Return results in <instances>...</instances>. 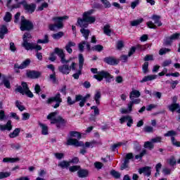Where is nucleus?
Listing matches in <instances>:
<instances>
[{
	"label": "nucleus",
	"mask_w": 180,
	"mask_h": 180,
	"mask_svg": "<svg viewBox=\"0 0 180 180\" xmlns=\"http://www.w3.org/2000/svg\"><path fill=\"white\" fill-rule=\"evenodd\" d=\"M94 12H95V10L94 9L89 10L88 11H85L83 13V18H78V26H79V27H82V29H86L89 23H95V22L96 21V18L95 16H91V15H92Z\"/></svg>",
	"instance_id": "f257e3e1"
},
{
	"label": "nucleus",
	"mask_w": 180,
	"mask_h": 180,
	"mask_svg": "<svg viewBox=\"0 0 180 180\" xmlns=\"http://www.w3.org/2000/svg\"><path fill=\"white\" fill-rule=\"evenodd\" d=\"M80 32L82 33L83 37H84L85 41H82L78 44L79 50L81 53L84 52V49L86 46V49L89 51V50H91V44H89V42L86 41V40L89 39V34H91V30L86 28H81Z\"/></svg>",
	"instance_id": "f03ea898"
},
{
	"label": "nucleus",
	"mask_w": 180,
	"mask_h": 180,
	"mask_svg": "<svg viewBox=\"0 0 180 180\" xmlns=\"http://www.w3.org/2000/svg\"><path fill=\"white\" fill-rule=\"evenodd\" d=\"M57 115H58V112L57 111L51 112L47 115L46 119H48V120H51V124H56V127L60 129V127H61L60 124H65V123H67V120L63 119L61 116L56 117Z\"/></svg>",
	"instance_id": "7ed1b4c3"
},
{
	"label": "nucleus",
	"mask_w": 180,
	"mask_h": 180,
	"mask_svg": "<svg viewBox=\"0 0 180 180\" xmlns=\"http://www.w3.org/2000/svg\"><path fill=\"white\" fill-rule=\"evenodd\" d=\"M91 72H93V74H97L94 75V78H95V79H97V81L101 82L102 81V79H103V78H105L106 82H112V79H113V76H112L111 75H110L109 72L105 70L98 72L97 68H91Z\"/></svg>",
	"instance_id": "20e7f679"
},
{
	"label": "nucleus",
	"mask_w": 180,
	"mask_h": 180,
	"mask_svg": "<svg viewBox=\"0 0 180 180\" xmlns=\"http://www.w3.org/2000/svg\"><path fill=\"white\" fill-rule=\"evenodd\" d=\"M68 19V16L64 15L62 17H53L52 20L54 22V24H51L49 25V29L52 31L56 30V27L57 29H63L64 27V23H63V20H67Z\"/></svg>",
	"instance_id": "39448f33"
},
{
	"label": "nucleus",
	"mask_w": 180,
	"mask_h": 180,
	"mask_svg": "<svg viewBox=\"0 0 180 180\" xmlns=\"http://www.w3.org/2000/svg\"><path fill=\"white\" fill-rule=\"evenodd\" d=\"M33 27H34V25L32 21L26 20L25 16H21L20 29L22 32L33 30Z\"/></svg>",
	"instance_id": "423d86ee"
},
{
	"label": "nucleus",
	"mask_w": 180,
	"mask_h": 180,
	"mask_svg": "<svg viewBox=\"0 0 180 180\" xmlns=\"http://www.w3.org/2000/svg\"><path fill=\"white\" fill-rule=\"evenodd\" d=\"M75 67H77V63L75 62H72L70 66L68 64H64L58 66V71H60L64 75H68L70 72H71V70L72 71H75Z\"/></svg>",
	"instance_id": "0eeeda50"
},
{
	"label": "nucleus",
	"mask_w": 180,
	"mask_h": 180,
	"mask_svg": "<svg viewBox=\"0 0 180 180\" xmlns=\"http://www.w3.org/2000/svg\"><path fill=\"white\" fill-rule=\"evenodd\" d=\"M21 86H19L15 89V91L17 92H19L20 94H22V95H27L28 98H33L34 95L33 93L29 89V86H27V83L23 82L21 84Z\"/></svg>",
	"instance_id": "6e6552de"
},
{
	"label": "nucleus",
	"mask_w": 180,
	"mask_h": 180,
	"mask_svg": "<svg viewBox=\"0 0 180 180\" xmlns=\"http://www.w3.org/2000/svg\"><path fill=\"white\" fill-rule=\"evenodd\" d=\"M150 19H153V21H149L146 23L148 27H149V29H157V25L158 27L160 26H162V22H161V16L160 15H152V17L150 18Z\"/></svg>",
	"instance_id": "1a4fd4ad"
},
{
	"label": "nucleus",
	"mask_w": 180,
	"mask_h": 180,
	"mask_svg": "<svg viewBox=\"0 0 180 180\" xmlns=\"http://www.w3.org/2000/svg\"><path fill=\"white\" fill-rule=\"evenodd\" d=\"M46 102L47 103H53V102H56L55 105H53V108L54 109H57V108H59L60 103L63 102L61 94L60 93H57L53 97L49 98Z\"/></svg>",
	"instance_id": "9d476101"
},
{
	"label": "nucleus",
	"mask_w": 180,
	"mask_h": 180,
	"mask_svg": "<svg viewBox=\"0 0 180 180\" xmlns=\"http://www.w3.org/2000/svg\"><path fill=\"white\" fill-rule=\"evenodd\" d=\"M55 53L58 56V57L60 58V63L62 64H68L70 60H65V53H64V51L59 48H55L54 49Z\"/></svg>",
	"instance_id": "9b49d317"
},
{
	"label": "nucleus",
	"mask_w": 180,
	"mask_h": 180,
	"mask_svg": "<svg viewBox=\"0 0 180 180\" xmlns=\"http://www.w3.org/2000/svg\"><path fill=\"white\" fill-rule=\"evenodd\" d=\"M20 4L22 5L24 9L30 13H33L36 11V4H27L25 0L21 1Z\"/></svg>",
	"instance_id": "f8f14e48"
},
{
	"label": "nucleus",
	"mask_w": 180,
	"mask_h": 180,
	"mask_svg": "<svg viewBox=\"0 0 180 180\" xmlns=\"http://www.w3.org/2000/svg\"><path fill=\"white\" fill-rule=\"evenodd\" d=\"M90 98L91 94H86L84 97L82 95H76L77 102H79V101H81L79 103L80 108H83V106L85 105V103L86 102V101H88V99H89Z\"/></svg>",
	"instance_id": "ddd939ff"
},
{
	"label": "nucleus",
	"mask_w": 180,
	"mask_h": 180,
	"mask_svg": "<svg viewBox=\"0 0 180 180\" xmlns=\"http://www.w3.org/2000/svg\"><path fill=\"white\" fill-rule=\"evenodd\" d=\"M66 144L67 146H75V147H84V142L71 138L68 139Z\"/></svg>",
	"instance_id": "4468645a"
},
{
	"label": "nucleus",
	"mask_w": 180,
	"mask_h": 180,
	"mask_svg": "<svg viewBox=\"0 0 180 180\" xmlns=\"http://www.w3.org/2000/svg\"><path fill=\"white\" fill-rule=\"evenodd\" d=\"M26 75L27 78L36 79V78H39L41 75V73L35 70H27Z\"/></svg>",
	"instance_id": "2eb2a0df"
},
{
	"label": "nucleus",
	"mask_w": 180,
	"mask_h": 180,
	"mask_svg": "<svg viewBox=\"0 0 180 180\" xmlns=\"http://www.w3.org/2000/svg\"><path fill=\"white\" fill-rule=\"evenodd\" d=\"M103 61L109 65H117V64H119V60L116 59L113 56L105 57Z\"/></svg>",
	"instance_id": "dca6fc26"
},
{
	"label": "nucleus",
	"mask_w": 180,
	"mask_h": 180,
	"mask_svg": "<svg viewBox=\"0 0 180 180\" xmlns=\"http://www.w3.org/2000/svg\"><path fill=\"white\" fill-rule=\"evenodd\" d=\"M0 130L1 131H5V130L11 131L12 130V121L8 120L6 125L0 124Z\"/></svg>",
	"instance_id": "f3484780"
},
{
	"label": "nucleus",
	"mask_w": 180,
	"mask_h": 180,
	"mask_svg": "<svg viewBox=\"0 0 180 180\" xmlns=\"http://www.w3.org/2000/svg\"><path fill=\"white\" fill-rule=\"evenodd\" d=\"M139 174H144L147 176H150L151 175V167H145L139 169Z\"/></svg>",
	"instance_id": "a211bd4d"
},
{
	"label": "nucleus",
	"mask_w": 180,
	"mask_h": 180,
	"mask_svg": "<svg viewBox=\"0 0 180 180\" xmlns=\"http://www.w3.org/2000/svg\"><path fill=\"white\" fill-rule=\"evenodd\" d=\"M141 102V99L140 98H134L133 100H131V101L127 104L128 109H129V110H133V106H134V105H139Z\"/></svg>",
	"instance_id": "6ab92c4d"
},
{
	"label": "nucleus",
	"mask_w": 180,
	"mask_h": 180,
	"mask_svg": "<svg viewBox=\"0 0 180 180\" xmlns=\"http://www.w3.org/2000/svg\"><path fill=\"white\" fill-rule=\"evenodd\" d=\"M89 175V172L87 169H81L77 172L79 178H86Z\"/></svg>",
	"instance_id": "aec40b11"
},
{
	"label": "nucleus",
	"mask_w": 180,
	"mask_h": 180,
	"mask_svg": "<svg viewBox=\"0 0 180 180\" xmlns=\"http://www.w3.org/2000/svg\"><path fill=\"white\" fill-rule=\"evenodd\" d=\"M141 94L138 90H132L129 94V99L133 101L135 98H140Z\"/></svg>",
	"instance_id": "412c9836"
},
{
	"label": "nucleus",
	"mask_w": 180,
	"mask_h": 180,
	"mask_svg": "<svg viewBox=\"0 0 180 180\" xmlns=\"http://www.w3.org/2000/svg\"><path fill=\"white\" fill-rule=\"evenodd\" d=\"M22 47L25 49V50H34V43H29L28 41H24L22 44Z\"/></svg>",
	"instance_id": "4be33fe9"
},
{
	"label": "nucleus",
	"mask_w": 180,
	"mask_h": 180,
	"mask_svg": "<svg viewBox=\"0 0 180 180\" xmlns=\"http://www.w3.org/2000/svg\"><path fill=\"white\" fill-rule=\"evenodd\" d=\"M70 161H67V160H63L58 164V167H60V168H63V169H68V167H70Z\"/></svg>",
	"instance_id": "5701e85b"
},
{
	"label": "nucleus",
	"mask_w": 180,
	"mask_h": 180,
	"mask_svg": "<svg viewBox=\"0 0 180 180\" xmlns=\"http://www.w3.org/2000/svg\"><path fill=\"white\" fill-rule=\"evenodd\" d=\"M39 125L41 128L42 134H44V136H47V134H49V127L41 122H39Z\"/></svg>",
	"instance_id": "b1692460"
},
{
	"label": "nucleus",
	"mask_w": 180,
	"mask_h": 180,
	"mask_svg": "<svg viewBox=\"0 0 180 180\" xmlns=\"http://www.w3.org/2000/svg\"><path fill=\"white\" fill-rule=\"evenodd\" d=\"M157 79V75H150L148 76H145L142 80H141V82H147V81H153L154 79Z\"/></svg>",
	"instance_id": "393cba45"
},
{
	"label": "nucleus",
	"mask_w": 180,
	"mask_h": 180,
	"mask_svg": "<svg viewBox=\"0 0 180 180\" xmlns=\"http://www.w3.org/2000/svg\"><path fill=\"white\" fill-rule=\"evenodd\" d=\"M18 161H20L19 158H4L3 159V162H18Z\"/></svg>",
	"instance_id": "a878e982"
},
{
	"label": "nucleus",
	"mask_w": 180,
	"mask_h": 180,
	"mask_svg": "<svg viewBox=\"0 0 180 180\" xmlns=\"http://www.w3.org/2000/svg\"><path fill=\"white\" fill-rule=\"evenodd\" d=\"M101 98H102L101 91H96L94 98V101H96V105H101Z\"/></svg>",
	"instance_id": "bb28decb"
},
{
	"label": "nucleus",
	"mask_w": 180,
	"mask_h": 180,
	"mask_svg": "<svg viewBox=\"0 0 180 180\" xmlns=\"http://www.w3.org/2000/svg\"><path fill=\"white\" fill-rule=\"evenodd\" d=\"M173 41L171 37H166L163 40V46H172Z\"/></svg>",
	"instance_id": "cd10ccee"
},
{
	"label": "nucleus",
	"mask_w": 180,
	"mask_h": 180,
	"mask_svg": "<svg viewBox=\"0 0 180 180\" xmlns=\"http://www.w3.org/2000/svg\"><path fill=\"white\" fill-rule=\"evenodd\" d=\"M30 65V59H26L20 65V70H25V68L29 67Z\"/></svg>",
	"instance_id": "c85d7f7f"
},
{
	"label": "nucleus",
	"mask_w": 180,
	"mask_h": 180,
	"mask_svg": "<svg viewBox=\"0 0 180 180\" xmlns=\"http://www.w3.org/2000/svg\"><path fill=\"white\" fill-rule=\"evenodd\" d=\"M144 148H148V150L154 149V143L153 141H146L143 144Z\"/></svg>",
	"instance_id": "c756f323"
},
{
	"label": "nucleus",
	"mask_w": 180,
	"mask_h": 180,
	"mask_svg": "<svg viewBox=\"0 0 180 180\" xmlns=\"http://www.w3.org/2000/svg\"><path fill=\"white\" fill-rule=\"evenodd\" d=\"M103 33H104V34H106V36H110V34L112 33V30H110V25H105L104 26Z\"/></svg>",
	"instance_id": "7c9ffc66"
},
{
	"label": "nucleus",
	"mask_w": 180,
	"mask_h": 180,
	"mask_svg": "<svg viewBox=\"0 0 180 180\" xmlns=\"http://www.w3.org/2000/svg\"><path fill=\"white\" fill-rule=\"evenodd\" d=\"M20 133V129L17 128L12 133L9 134V137L10 139H15V137H18V136H19Z\"/></svg>",
	"instance_id": "2f4dec72"
},
{
	"label": "nucleus",
	"mask_w": 180,
	"mask_h": 180,
	"mask_svg": "<svg viewBox=\"0 0 180 180\" xmlns=\"http://www.w3.org/2000/svg\"><path fill=\"white\" fill-rule=\"evenodd\" d=\"M70 137H76L77 140H80V139L82 137L81 135V133L77 131H72L70 132Z\"/></svg>",
	"instance_id": "473e14b6"
},
{
	"label": "nucleus",
	"mask_w": 180,
	"mask_h": 180,
	"mask_svg": "<svg viewBox=\"0 0 180 180\" xmlns=\"http://www.w3.org/2000/svg\"><path fill=\"white\" fill-rule=\"evenodd\" d=\"M180 105L178 103H172L170 105H168V109L170 112H175L176 109H179Z\"/></svg>",
	"instance_id": "72a5a7b5"
},
{
	"label": "nucleus",
	"mask_w": 180,
	"mask_h": 180,
	"mask_svg": "<svg viewBox=\"0 0 180 180\" xmlns=\"http://www.w3.org/2000/svg\"><path fill=\"white\" fill-rule=\"evenodd\" d=\"M49 35L45 34L44 35V39H38L37 41V43L38 44H47V43H49Z\"/></svg>",
	"instance_id": "f704fd0d"
},
{
	"label": "nucleus",
	"mask_w": 180,
	"mask_h": 180,
	"mask_svg": "<svg viewBox=\"0 0 180 180\" xmlns=\"http://www.w3.org/2000/svg\"><path fill=\"white\" fill-rule=\"evenodd\" d=\"M144 22V19L143 18H139L138 20H135L133 21H131V26H139L141 23H143Z\"/></svg>",
	"instance_id": "c9c22d12"
},
{
	"label": "nucleus",
	"mask_w": 180,
	"mask_h": 180,
	"mask_svg": "<svg viewBox=\"0 0 180 180\" xmlns=\"http://www.w3.org/2000/svg\"><path fill=\"white\" fill-rule=\"evenodd\" d=\"M84 56H82V53L79 54V70H82V67H84Z\"/></svg>",
	"instance_id": "e433bc0d"
},
{
	"label": "nucleus",
	"mask_w": 180,
	"mask_h": 180,
	"mask_svg": "<svg viewBox=\"0 0 180 180\" xmlns=\"http://www.w3.org/2000/svg\"><path fill=\"white\" fill-rule=\"evenodd\" d=\"M171 51L170 49L168 48H162L159 50V55L164 56L167 54V53H169Z\"/></svg>",
	"instance_id": "4c0bfd02"
},
{
	"label": "nucleus",
	"mask_w": 180,
	"mask_h": 180,
	"mask_svg": "<svg viewBox=\"0 0 180 180\" xmlns=\"http://www.w3.org/2000/svg\"><path fill=\"white\" fill-rule=\"evenodd\" d=\"M84 146L86 148H94L96 146V141L86 142Z\"/></svg>",
	"instance_id": "58836bf2"
},
{
	"label": "nucleus",
	"mask_w": 180,
	"mask_h": 180,
	"mask_svg": "<svg viewBox=\"0 0 180 180\" xmlns=\"http://www.w3.org/2000/svg\"><path fill=\"white\" fill-rule=\"evenodd\" d=\"M168 162L171 167H174L176 165V159L175 158V156H171V158L168 160Z\"/></svg>",
	"instance_id": "ea45409f"
},
{
	"label": "nucleus",
	"mask_w": 180,
	"mask_h": 180,
	"mask_svg": "<svg viewBox=\"0 0 180 180\" xmlns=\"http://www.w3.org/2000/svg\"><path fill=\"white\" fill-rule=\"evenodd\" d=\"M15 106L20 110V112H23V110L26 109L25 106L22 105V102H20L19 101H15Z\"/></svg>",
	"instance_id": "a19ab883"
},
{
	"label": "nucleus",
	"mask_w": 180,
	"mask_h": 180,
	"mask_svg": "<svg viewBox=\"0 0 180 180\" xmlns=\"http://www.w3.org/2000/svg\"><path fill=\"white\" fill-rule=\"evenodd\" d=\"M79 169H81V166L79 165H75L69 167V171L70 172H77V171L78 172Z\"/></svg>",
	"instance_id": "79ce46f5"
},
{
	"label": "nucleus",
	"mask_w": 180,
	"mask_h": 180,
	"mask_svg": "<svg viewBox=\"0 0 180 180\" xmlns=\"http://www.w3.org/2000/svg\"><path fill=\"white\" fill-rule=\"evenodd\" d=\"M30 39H32V34L29 32H25L22 37V42L29 41Z\"/></svg>",
	"instance_id": "37998d69"
},
{
	"label": "nucleus",
	"mask_w": 180,
	"mask_h": 180,
	"mask_svg": "<svg viewBox=\"0 0 180 180\" xmlns=\"http://www.w3.org/2000/svg\"><path fill=\"white\" fill-rule=\"evenodd\" d=\"M143 131L145 133H154V128L151 126H146L143 128Z\"/></svg>",
	"instance_id": "c03bdc74"
},
{
	"label": "nucleus",
	"mask_w": 180,
	"mask_h": 180,
	"mask_svg": "<svg viewBox=\"0 0 180 180\" xmlns=\"http://www.w3.org/2000/svg\"><path fill=\"white\" fill-rule=\"evenodd\" d=\"M63 36H64V32H59L56 34H53L52 37L53 39H55V40H58V39H61V37H63Z\"/></svg>",
	"instance_id": "a18cd8bd"
},
{
	"label": "nucleus",
	"mask_w": 180,
	"mask_h": 180,
	"mask_svg": "<svg viewBox=\"0 0 180 180\" xmlns=\"http://www.w3.org/2000/svg\"><path fill=\"white\" fill-rule=\"evenodd\" d=\"M93 50L94 51H98V53H101V51H102L103 50V46H102L101 44L95 45L93 47Z\"/></svg>",
	"instance_id": "49530a36"
},
{
	"label": "nucleus",
	"mask_w": 180,
	"mask_h": 180,
	"mask_svg": "<svg viewBox=\"0 0 180 180\" xmlns=\"http://www.w3.org/2000/svg\"><path fill=\"white\" fill-rule=\"evenodd\" d=\"M11 19H12V14H11V13H9V12H6V15L4 18V20L5 22H11Z\"/></svg>",
	"instance_id": "de8ad7c7"
},
{
	"label": "nucleus",
	"mask_w": 180,
	"mask_h": 180,
	"mask_svg": "<svg viewBox=\"0 0 180 180\" xmlns=\"http://www.w3.org/2000/svg\"><path fill=\"white\" fill-rule=\"evenodd\" d=\"M164 136L165 137H174L173 136H176V132L173 130L168 131Z\"/></svg>",
	"instance_id": "09e8293b"
},
{
	"label": "nucleus",
	"mask_w": 180,
	"mask_h": 180,
	"mask_svg": "<svg viewBox=\"0 0 180 180\" xmlns=\"http://www.w3.org/2000/svg\"><path fill=\"white\" fill-rule=\"evenodd\" d=\"M146 154H147V150L143 149L139 155H136L135 156V158L136 160H139V158H143Z\"/></svg>",
	"instance_id": "8fccbe9b"
},
{
	"label": "nucleus",
	"mask_w": 180,
	"mask_h": 180,
	"mask_svg": "<svg viewBox=\"0 0 180 180\" xmlns=\"http://www.w3.org/2000/svg\"><path fill=\"white\" fill-rule=\"evenodd\" d=\"M8 176H11V172H0V179H4V178H8Z\"/></svg>",
	"instance_id": "3c124183"
},
{
	"label": "nucleus",
	"mask_w": 180,
	"mask_h": 180,
	"mask_svg": "<svg viewBox=\"0 0 180 180\" xmlns=\"http://www.w3.org/2000/svg\"><path fill=\"white\" fill-rule=\"evenodd\" d=\"M143 74L148 72V62H145L142 67Z\"/></svg>",
	"instance_id": "603ef678"
},
{
	"label": "nucleus",
	"mask_w": 180,
	"mask_h": 180,
	"mask_svg": "<svg viewBox=\"0 0 180 180\" xmlns=\"http://www.w3.org/2000/svg\"><path fill=\"white\" fill-rule=\"evenodd\" d=\"M110 174L114 176V178H115L116 179H119V178H120V173H119L118 172H116L115 170H112L110 172Z\"/></svg>",
	"instance_id": "864d4df0"
},
{
	"label": "nucleus",
	"mask_w": 180,
	"mask_h": 180,
	"mask_svg": "<svg viewBox=\"0 0 180 180\" xmlns=\"http://www.w3.org/2000/svg\"><path fill=\"white\" fill-rule=\"evenodd\" d=\"M56 160H63L64 158L65 155L63 153H54Z\"/></svg>",
	"instance_id": "5fc2aeb1"
},
{
	"label": "nucleus",
	"mask_w": 180,
	"mask_h": 180,
	"mask_svg": "<svg viewBox=\"0 0 180 180\" xmlns=\"http://www.w3.org/2000/svg\"><path fill=\"white\" fill-rule=\"evenodd\" d=\"M171 140L173 146H176V147H180V141H177L176 139H175V137L172 136Z\"/></svg>",
	"instance_id": "6e6d98bb"
},
{
	"label": "nucleus",
	"mask_w": 180,
	"mask_h": 180,
	"mask_svg": "<svg viewBox=\"0 0 180 180\" xmlns=\"http://www.w3.org/2000/svg\"><path fill=\"white\" fill-rule=\"evenodd\" d=\"M94 165L96 169H102V167H103V164L101 162H96Z\"/></svg>",
	"instance_id": "4d7b16f0"
},
{
	"label": "nucleus",
	"mask_w": 180,
	"mask_h": 180,
	"mask_svg": "<svg viewBox=\"0 0 180 180\" xmlns=\"http://www.w3.org/2000/svg\"><path fill=\"white\" fill-rule=\"evenodd\" d=\"M162 140V137L161 136H156L150 140L152 143L154 144V143H161V141Z\"/></svg>",
	"instance_id": "13d9d810"
},
{
	"label": "nucleus",
	"mask_w": 180,
	"mask_h": 180,
	"mask_svg": "<svg viewBox=\"0 0 180 180\" xmlns=\"http://www.w3.org/2000/svg\"><path fill=\"white\" fill-rule=\"evenodd\" d=\"M101 2L105 8H110V6H112V4H110V2L108 0H101Z\"/></svg>",
	"instance_id": "bf43d9fd"
},
{
	"label": "nucleus",
	"mask_w": 180,
	"mask_h": 180,
	"mask_svg": "<svg viewBox=\"0 0 180 180\" xmlns=\"http://www.w3.org/2000/svg\"><path fill=\"white\" fill-rule=\"evenodd\" d=\"M10 146L13 150H20L22 147L20 143H11Z\"/></svg>",
	"instance_id": "052dcab7"
},
{
	"label": "nucleus",
	"mask_w": 180,
	"mask_h": 180,
	"mask_svg": "<svg viewBox=\"0 0 180 180\" xmlns=\"http://www.w3.org/2000/svg\"><path fill=\"white\" fill-rule=\"evenodd\" d=\"M59 92L63 94V95H67V86L63 85L59 89Z\"/></svg>",
	"instance_id": "680f3d73"
},
{
	"label": "nucleus",
	"mask_w": 180,
	"mask_h": 180,
	"mask_svg": "<svg viewBox=\"0 0 180 180\" xmlns=\"http://www.w3.org/2000/svg\"><path fill=\"white\" fill-rule=\"evenodd\" d=\"M67 102H68V105H74V103H75V102H77V96H75V100H72V98H71V97L68 96Z\"/></svg>",
	"instance_id": "e2e57ef3"
},
{
	"label": "nucleus",
	"mask_w": 180,
	"mask_h": 180,
	"mask_svg": "<svg viewBox=\"0 0 180 180\" xmlns=\"http://www.w3.org/2000/svg\"><path fill=\"white\" fill-rule=\"evenodd\" d=\"M127 126H128V127H131V124H133V118H131V116L128 115V118L127 119Z\"/></svg>",
	"instance_id": "0e129e2a"
},
{
	"label": "nucleus",
	"mask_w": 180,
	"mask_h": 180,
	"mask_svg": "<svg viewBox=\"0 0 180 180\" xmlns=\"http://www.w3.org/2000/svg\"><path fill=\"white\" fill-rule=\"evenodd\" d=\"M170 37L172 38V40L174 41V40H178V39H179L180 37V33H174L172 35L170 36Z\"/></svg>",
	"instance_id": "69168bd1"
},
{
	"label": "nucleus",
	"mask_w": 180,
	"mask_h": 180,
	"mask_svg": "<svg viewBox=\"0 0 180 180\" xmlns=\"http://www.w3.org/2000/svg\"><path fill=\"white\" fill-rule=\"evenodd\" d=\"M143 60L144 61H153L154 60V57L153 55H146Z\"/></svg>",
	"instance_id": "338daca9"
},
{
	"label": "nucleus",
	"mask_w": 180,
	"mask_h": 180,
	"mask_svg": "<svg viewBox=\"0 0 180 180\" xmlns=\"http://www.w3.org/2000/svg\"><path fill=\"white\" fill-rule=\"evenodd\" d=\"M44 8H49V4L46 2L43 3L41 6L38 7V11H43Z\"/></svg>",
	"instance_id": "774afa93"
}]
</instances>
